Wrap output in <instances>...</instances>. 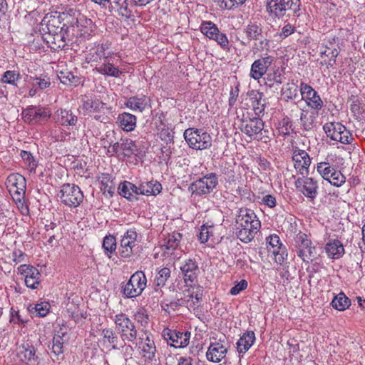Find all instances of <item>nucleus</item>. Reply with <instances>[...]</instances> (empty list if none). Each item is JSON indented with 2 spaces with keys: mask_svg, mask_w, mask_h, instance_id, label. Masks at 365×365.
I'll use <instances>...</instances> for the list:
<instances>
[{
  "mask_svg": "<svg viewBox=\"0 0 365 365\" xmlns=\"http://www.w3.org/2000/svg\"><path fill=\"white\" fill-rule=\"evenodd\" d=\"M33 85L38 86L39 89H46L51 85L50 79L47 76L36 77L33 79Z\"/></svg>",
  "mask_w": 365,
  "mask_h": 365,
  "instance_id": "774afa93",
  "label": "nucleus"
},
{
  "mask_svg": "<svg viewBox=\"0 0 365 365\" xmlns=\"http://www.w3.org/2000/svg\"><path fill=\"white\" fill-rule=\"evenodd\" d=\"M294 245L297 255L304 261L309 262L316 255L315 247L305 233L299 232L294 237Z\"/></svg>",
  "mask_w": 365,
  "mask_h": 365,
  "instance_id": "9d476101",
  "label": "nucleus"
},
{
  "mask_svg": "<svg viewBox=\"0 0 365 365\" xmlns=\"http://www.w3.org/2000/svg\"><path fill=\"white\" fill-rule=\"evenodd\" d=\"M162 190L161 184L156 180L140 181L138 185V195H157Z\"/></svg>",
  "mask_w": 365,
  "mask_h": 365,
  "instance_id": "5701e85b",
  "label": "nucleus"
},
{
  "mask_svg": "<svg viewBox=\"0 0 365 365\" xmlns=\"http://www.w3.org/2000/svg\"><path fill=\"white\" fill-rule=\"evenodd\" d=\"M227 348L221 341L211 342L206 352V358L208 361L218 363L226 356Z\"/></svg>",
  "mask_w": 365,
  "mask_h": 365,
  "instance_id": "412c9836",
  "label": "nucleus"
},
{
  "mask_svg": "<svg viewBox=\"0 0 365 365\" xmlns=\"http://www.w3.org/2000/svg\"><path fill=\"white\" fill-rule=\"evenodd\" d=\"M117 123L125 131H132L136 126V117L129 113L124 112L119 114Z\"/></svg>",
  "mask_w": 365,
  "mask_h": 365,
  "instance_id": "c85d7f7f",
  "label": "nucleus"
},
{
  "mask_svg": "<svg viewBox=\"0 0 365 365\" xmlns=\"http://www.w3.org/2000/svg\"><path fill=\"white\" fill-rule=\"evenodd\" d=\"M140 347L141 348L143 357L152 360L156 353V346L153 339L146 334L145 338L140 337Z\"/></svg>",
  "mask_w": 365,
  "mask_h": 365,
  "instance_id": "cd10ccee",
  "label": "nucleus"
},
{
  "mask_svg": "<svg viewBox=\"0 0 365 365\" xmlns=\"http://www.w3.org/2000/svg\"><path fill=\"white\" fill-rule=\"evenodd\" d=\"M19 357L24 361H36L38 356L36 355V349L29 342L24 343L19 348Z\"/></svg>",
  "mask_w": 365,
  "mask_h": 365,
  "instance_id": "7c9ffc66",
  "label": "nucleus"
},
{
  "mask_svg": "<svg viewBox=\"0 0 365 365\" xmlns=\"http://www.w3.org/2000/svg\"><path fill=\"white\" fill-rule=\"evenodd\" d=\"M301 95L310 108L319 110L322 107L323 101L317 93H301Z\"/></svg>",
  "mask_w": 365,
  "mask_h": 365,
  "instance_id": "58836bf2",
  "label": "nucleus"
},
{
  "mask_svg": "<svg viewBox=\"0 0 365 365\" xmlns=\"http://www.w3.org/2000/svg\"><path fill=\"white\" fill-rule=\"evenodd\" d=\"M255 334L253 331H247L237 342V350L239 354L246 353L255 341Z\"/></svg>",
  "mask_w": 365,
  "mask_h": 365,
  "instance_id": "393cba45",
  "label": "nucleus"
},
{
  "mask_svg": "<svg viewBox=\"0 0 365 365\" xmlns=\"http://www.w3.org/2000/svg\"><path fill=\"white\" fill-rule=\"evenodd\" d=\"M264 122L259 117L243 120L241 130L250 137L255 135L263 130Z\"/></svg>",
  "mask_w": 365,
  "mask_h": 365,
  "instance_id": "4be33fe9",
  "label": "nucleus"
},
{
  "mask_svg": "<svg viewBox=\"0 0 365 365\" xmlns=\"http://www.w3.org/2000/svg\"><path fill=\"white\" fill-rule=\"evenodd\" d=\"M23 119L29 124H36L47 120L50 116V111L45 108L29 107L22 113Z\"/></svg>",
  "mask_w": 365,
  "mask_h": 365,
  "instance_id": "2eb2a0df",
  "label": "nucleus"
},
{
  "mask_svg": "<svg viewBox=\"0 0 365 365\" xmlns=\"http://www.w3.org/2000/svg\"><path fill=\"white\" fill-rule=\"evenodd\" d=\"M61 22L58 19L53 17L49 19L46 24V32L48 36L46 37L47 41L49 42V37L53 34L61 31V27L60 26Z\"/></svg>",
  "mask_w": 365,
  "mask_h": 365,
  "instance_id": "49530a36",
  "label": "nucleus"
},
{
  "mask_svg": "<svg viewBox=\"0 0 365 365\" xmlns=\"http://www.w3.org/2000/svg\"><path fill=\"white\" fill-rule=\"evenodd\" d=\"M104 343L108 342L113 349H118V337L116 333L110 328H105L101 334Z\"/></svg>",
  "mask_w": 365,
  "mask_h": 365,
  "instance_id": "79ce46f5",
  "label": "nucleus"
},
{
  "mask_svg": "<svg viewBox=\"0 0 365 365\" xmlns=\"http://www.w3.org/2000/svg\"><path fill=\"white\" fill-rule=\"evenodd\" d=\"M349 102L351 103V110L355 115H359L364 110V101L358 96L352 95L349 98Z\"/></svg>",
  "mask_w": 365,
  "mask_h": 365,
  "instance_id": "c03bdc74",
  "label": "nucleus"
},
{
  "mask_svg": "<svg viewBox=\"0 0 365 365\" xmlns=\"http://www.w3.org/2000/svg\"><path fill=\"white\" fill-rule=\"evenodd\" d=\"M77 116L69 110L61 111V123L63 125H75L77 123Z\"/></svg>",
  "mask_w": 365,
  "mask_h": 365,
  "instance_id": "864d4df0",
  "label": "nucleus"
},
{
  "mask_svg": "<svg viewBox=\"0 0 365 365\" xmlns=\"http://www.w3.org/2000/svg\"><path fill=\"white\" fill-rule=\"evenodd\" d=\"M182 238V234L174 232L169 235L165 244L161 247L164 256L171 257L173 259L180 258L182 250L180 242Z\"/></svg>",
  "mask_w": 365,
  "mask_h": 365,
  "instance_id": "f8f14e48",
  "label": "nucleus"
},
{
  "mask_svg": "<svg viewBox=\"0 0 365 365\" xmlns=\"http://www.w3.org/2000/svg\"><path fill=\"white\" fill-rule=\"evenodd\" d=\"M20 180L24 183L23 190H26V179L23 175L19 173L9 175L6 181V187L8 188L9 192H16L19 191V188H20V186L19 184L20 183Z\"/></svg>",
  "mask_w": 365,
  "mask_h": 365,
  "instance_id": "473e14b6",
  "label": "nucleus"
},
{
  "mask_svg": "<svg viewBox=\"0 0 365 365\" xmlns=\"http://www.w3.org/2000/svg\"><path fill=\"white\" fill-rule=\"evenodd\" d=\"M218 184V178L216 174L210 173L200 178L189 187L192 195L202 196L210 194Z\"/></svg>",
  "mask_w": 365,
  "mask_h": 365,
  "instance_id": "39448f33",
  "label": "nucleus"
},
{
  "mask_svg": "<svg viewBox=\"0 0 365 365\" xmlns=\"http://www.w3.org/2000/svg\"><path fill=\"white\" fill-rule=\"evenodd\" d=\"M149 99L145 96H142L141 97H132L130 98L127 101V106L132 110L142 112L148 105Z\"/></svg>",
  "mask_w": 365,
  "mask_h": 365,
  "instance_id": "4c0bfd02",
  "label": "nucleus"
},
{
  "mask_svg": "<svg viewBox=\"0 0 365 365\" xmlns=\"http://www.w3.org/2000/svg\"><path fill=\"white\" fill-rule=\"evenodd\" d=\"M113 322L115 329L123 341H127L133 344H137L138 331L134 323L126 314L120 313L115 315Z\"/></svg>",
  "mask_w": 365,
  "mask_h": 365,
  "instance_id": "7ed1b4c3",
  "label": "nucleus"
},
{
  "mask_svg": "<svg viewBox=\"0 0 365 365\" xmlns=\"http://www.w3.org/2000/svg\"><path fill=\"white\" fill-rule=\"evenodd\" d=\"M110 44L107 43H103L98 46L96 53L97 56H94V55H92V56L90 58L91 61H98V56L99 57V59H107L108 57L111 56L110 53H108V55H106V51L109 48Z\"/></svg>",
  "mask_w": 365,
  "mask_h": 365,
  "instance_id": "3c124183",
  "label": "nucleus"
},
{
  "mask_svg": "<svg viewBox=\"0 0 365 365\" xmlns=\"http://www.w3.org/2000/svg\"><path fill=\"white\" fill-rule=\"evenodd\" d=\"M246 0H217V5L222 10H232L242 5Z\"/></svg>",
  "mask_w": 365,
  "mask_h": 365,
  "instance_id": "de8ad7c7",
  "label": "nucleus"
},
{
  "mask_svg": "<svg viewBox=\"0 0 365 365\" xmlns=\"http://www.w3.org/2000/svg\"><path fill=\"white\" fill-rule=\"evenodd\" d=\"M61 202L66 206L77 207L83 200L80 187L73 184H64L58 194Z\"/></svg>",
  "mask_w": 365,
  "mask_h": 365,
  "instance_id": "423d86ee",
  "label": "nucleus"
},
{
  "mask_svg": "<svg viewBox=\"0 0 365 365\" xmlns=\"http://www.w3.org/2000/svg\"><path fill=\"white\" fill-rule=\"evenodd\" d=\"M137 232L134 230H128L123 235L119 247V254L122 257H130L133 255V249L136 245Z\"/></svg>",
  "mask_w": 365,
  "mask_h": 365,
  "instance_id": "f3484780",
  "label": "nucleus"
},
{
  "mask_svg": "<svg viewBox=\"0 0 365 365\" xmlns=\"http://www.w3.org/2000/svg\"><path fill=\"white\" fill-rule=\"evenodd\" d=\"M101 185V190L104 193L108 192L110 195H113L115 192V187L113 185L112 181H110V177L108 175H106L102 177Z\"/></svg>",
  "mask_w": 365,
  "mask_h": 365,
  "instance_id": "bf43d9fd",
  "label": "nucleus"
},
{
  "mask_svg": "<svg viewBox=\"0 0 365 365\" xmlns=\"http://www.w3.org/2000/svg\"><path fill=\"white\" fill-rule=\"evenodd\" d=\"M292 129V123L288 118H283L279 123V132L280 134L289 135Z\"/></svg>",
  "mask_w": 365,
  "mask_h": 365,
  "instance_id": "69168bd1",
  "label": "nucleus"
},
{
  "mask_svg": "<svg viewBox=\"0 0 365 365\" xmlns=\"http://www.w3.org/2000/svg\"><path fill=\"white\" fill-rule=\"evenodd\" d=\"M202 291L200 288H198L197 290L190 295V298L191 299V302L187 305L192 308L193 309H196L199 307V303L202 299Z\"/></svg>",
  "mask_w": 365,
  "mask_h": 365,
  "instance_id": "0e129e2a",
  "label": "nucleus"
},
{
  "mask_svg": "<svg viewBox=\"0 0 365 365\" xmlns=\"http://www.w3.org/2000/svg\"><path fill=\"white\" fill-rule=\"evenodd\" d=\"M24 183L20 180V183L19 185L20 188H19V191L16 192H9L14 201L18 205V206H24V201L25 197L26 190H23Z\"/></svg>",
  "mask_w": 365,
  "mask_h": 365,
  "instance_id": "13d9d810",
  "label": "nucleus"
},
{
  "mask_svg": "<svg viewBox=\"0 0 365 365\" xmlns=\"http://www.w3.org/2000/svg\"><path fill=\"white\" fill-rule=\"evenodd\" d=\"M337 40L338 38L335 36L329 37L328 39L324 40V44L325 46V49L321 53L322 57L326 56L330 61H335V58L339 53V47Z\"/></svg>",
  "mask_w": 365,
  "mask_h": 365,
  "instance_id": "b1692460",
  "label": "nucleus"
},
{
  "mask_svg": "<svg viewBox=\"0 0 365 365\" xmlns=\"http://www.w3.org/2000/svg\"><path fill=\"white\" fill-rule=\"evenodd\" d=\"M331 304L334 309L344 311L351 305V301L344 292H340L334 297Z\"/></svg>",
  "mask_w": 365,
  "mask_h": 365,
  "instance_id": "ea45409f",
  "label": "nucleus"
},
{
  "mask_svg": "<svg viewBox=\"0 0 365 365\" xmlns=\"http://www.w3.org/2000/svg\"><path fill=\"white\" fill-rule=\"evenodd\" d=\"M162 336L168 345L177 349L186 347L189 344L191 333L165 328L163 330Z\"/></svg>",
  "mask_w": 365,
  "mask_h": 365,
  "instance_id": "9b49d317",
  "label": "nucleus"
},
{
  "mask_svg": "<svg viewBox=\"0 0 365 365\" xmlns=\"http://www.w3.org/2000/svg\"><path fill=\"white\" fill-rule=\"evenodd\" d=\"M325 250L329 257L332 259H339L344 254V246L338 240H329L326 244Z\"/></svg>",
  "mask_w": 365,
  "mask_h": 365,
  "instance_id": "a878e982",
  "label": "nucleus"
},
{
  "mask_svg": "<svg viewBox=\"0 0 365 365\" xmlns=\"http://www.w3.org/2000/svg\"><path fill=\"white\" fill-rule=\"evenodd\" d=\"M236 235L242 242H251L261 227V222L251 209L241 208L235 220Z\"/></svg>",
  "mask_w": 365,
  "mask_h": 365,
  "instance_id": "f257e3e1",
  "label": "nucleus"
},
{
  "mask_svg": "<svg viewBox=\"0 0 365 365\" xmlns=\"http://www.w3.org/2000/svg\"><path fill=\"white\" fill-rule=\"evenodd\" d=\"M77 37L86 41L95 36L97 26L91 19L83 18L77 20Z\"/></svg>",
  "mask_w": 365,
  "mask_h": 365,
  "instance_id": "6ab92c4d",
  "label": "nucleus"
},
{
  "mask_svg": "<svg viewBox=\"0 0 365 365\" xmlns=\"http://www.w3.org/2000/svg\"><path fill=\"white\" fill-rule=\"evenodd\" d=\"M147 279L142 271L133 274L123 287V294L128 298H133L141 294L146 287Z\"/></svg>",
  "mask_w": 365,
  "mask_h": 365,
  "instance_id": "6e6552de",
  "label": "nucleus"
},
{
  "mask_svg": "<svg viewBox=\"0 0 365 365\" xmlns=\"http://www.w3.org/2000/svg\"><path fill=\"white\" fill-rule=\"evenodd\" d=\"M317 171L324 180L335 187H341L346 182L345 176L334 167L331 166L329 162L323 161L317 163Z\"/></svg>",
  "mask_w": 365,
  "mask_h": 365,
  "instance_id": "1a4fd4ad",
  "label": "nucleus"
},
{
  "mask_svg": "<svg viewBox=\"0 0 365 365\" xmlns=\"http://www.w3.org/2000/svg\"><path fill=\"white\" fill-rule=\"evenodd\" d=\"M323 128L327 135L332 140L338 141L343 144H350L354 140L352 134L341 123H328L324 125Z\"/></svg>",
  "mask_w": 365,
  "mask_h": 365,
  "instance_id": "0eeeda50",
  "label": "nucleus"
},
{
  "mask_svg": "<svg viewBox=\"0 0 365 365\" xmlns=\"http://www.w3.org/2000/svg\"><path fill=\"white\" fill-rule=\"evenodd\" d=\"M180 268L186 283L195 281L200 274V268L194 259H186Z\"/></svg>",
  "mask_w": 365,
  "mask_h": 365,
  "instance_id": "aec40b11",
  "label": "nucleus"
},
{
  "mask_svg": "<svg viewBox=\"0 0 365 365\" xmlns=\"http://www.w3.org/2000/svg\"><path fill=\"white\" fill-rule=\"evenodd\" d=\"M105 253L110 257V254H112L116 249V240L115 238L113 236H106L103 239V245H102Z\"/></svg>",
  "mask_w": 365,
  "mask_h": 365,
  "instance_id": "8fccbe9b",
  "label": "nucleus"
},
{
  "mask_svg": "<svg viewBox=\"0 0 365 365\" xmlns=\"http://www.w3.org/2000/svg\"><path fill=\"white\" fill-rule=\"evenodd\" d=\"M21 78V76L19 71L9 70L4 72L1 76V82L13 86H17V83Z\"/></svg>",
  "mask_w": 365,
  "mask_h": 365,
  "instance_id": "37998d69",
  "label": "nucleus"
},
{
  "mask_svg": "<svg viewBox=\"0 0 365 365\" xmlns=\"http://www.w3.org/2000/svg\"><path fill=\"white\" fill-rule=\"evenodd\" d=\"M21 157L26 164H27L31 172H35L37 167V163L34 160L31 153L29 151L21 150Z\"/></svg>",
  "mask_w": 365,
  "mask_h": 365,
  "instance_id": "5fc2aeb1",
  "label": "nucleus"
},
{
  "mask_svg": "<svg viewBox=\"0 0 365 365\" xmlns=\"http://www.w3.org/2000/svg\"><path fill=\"white\" fill-rule=\"evenodd\" d=\"M274 58L267 56L255 60L251 66L250 76L255 80H259L266 74L268 68L273 63Z\"/></svg>",
  "mask_w": 365,
  "mask_h": 365,
  "instance_id": "a211bd4d",
  "label": "nucleus"
},
{
  "mask_svg": "<svg viewBox=\"0 0 365 365\" xmlns=\"http://www.w3.org/2000/svg\"><path fill=\"white\" fill-rule=\"evenodd\" d=\"M296 188L306 197L311 200L315 199L318 194V182L313 178H298L295 181Z\"/></svg>",
  "mask_w": 365,
  "mask_h": 365,
  "instance_id": "4468645a",
  "label": "nucleus"
},
{
  "mask_svg": "<svg viewBox=\"0 0 365 365\" xmlns=\"http://www.w3.org/2000/svg\"><path fill=\"white\" fill-rule=\"evenodd\" d=\"M58 78L61 82L65 85H76L78 81V78H76L72 73L68 72H61Z\"/></svg>",
  "mask_w": 365,
  "mask_h": 365,
  "instance_id": "680f3d73",
  "label": "nucleus"
},
{
  "mask_svg": "<svg viewBox=\"0 0 365 365\" xmlns=\"http://www.w3.org/2000/svg\"><path fill=\"white\" fill-rule=\"evenodd\" d=\"M259 94V98H257L255 97V100L252 101V106L255 113L257 115H259L264 110V100H262L261 94L262 93H258Z\"/></svg>",
  "mask_w": 365,
  "mask_h": 365,
  "instance_id": "052dcab7",
  "label": "nucleus"
},
{
  "mask_svg": "<svg viewBox=\"0 0 365 365\" xmlns=\"http://www.w3.org/2000/svg\"><path fill=\"white\" fill-rule=\"evenodd\" d=\"M50 304L43 302L35 304L34 309L38 317H45L49 312Z\"/></svg>",
  "mask_w": 365,
  "mask_h": 365,
  "instance_id": "338daca9",
  "label": "nucleus"
},
{
  "mask_svg": "<svg viewBox=\"0 0 365 365\" xmlns=\"http://www.w3.org/2000/svg\"><path fill=\"white\" fill-rule=\"evenodd\" d=\"M118 193L127 198L129 200H137L138 197H136L138 195V185L128 182V181H124L123 182H120L118 187Z\"/></svg>",
  "mask_w": 365,
  "mask_h": 365,
  "instance_id": "bb28decb",
  "label": "nucleus"
},
{
  "mask_svg": "<svg viewBox=\"0 0 365 365\" xmlns=\"http://www.w3.org/2000/svg\"><path fill=\"white\" fill-rule=\"evenodd\" d=\"M83 108L87 112L100 111L105 104L98 99H93L87 95L82 96Z\"/></svg>",
  "mask_w": 365,
  "mask_h": 365,
  "instance_id": "f704fd0d",
  "label": "nucleus"
},
{
  "mask_svg": "<svg viewBox=\"0 0 365 365\" xmlns=\"http://www.w3.org/2000/svg\"><path fill=\"white\" fill-rule=\"evenodd\" d=\"M269 252L274 255V261L278 264H283L287 259L288 254L285 246L279 247L277 250H271L269 248Z\"/></svg>",
  "mask_w": 365,
  "mask_h": 365,
  "instance_id": "09e8293b",
  "label": "nucleus"
},
{
  "mask_svg": "<svg viewBox=\"0 0 365 365\" xmlns=\"http://www.w3.org/2000/svg\"><path fill=\"white\" fill-rule=\"evenodd\" d=\"M283 73L279 67L272 68L266 73L265 84L269 88L279 86L282 83Z\"/></svg>",
  "mask_w": 365,
  "mask_h": 365,
  "instance_id": "c756f323",
  "label": "nucleus"
},
{
  "mask_svg": "<svg viewBox=\"0 0 365 365\" xmlns=\"http://www.w3.org/2000/svg\"><path fill=\"white\" fill-rule=\"evenodd\" d=\"M41 274L38 270L35 267L29 271V273L25 276V284L27 287L35 289L40 284Z\"/></svg>",
  "mask_w": 365,
  "mask_h": 365,
  "instance_id": "a19ab883",
  "label": "nucleus"
},
{
  "mask_svg": "<svg viewBox=\"0 0 365 365\" xmlns=\"http://www.w3.org/2000/svg\"><path fill=\"white\" fill-rule=\"evenodd\" d=\"M248 41H257L262 37V27L257 22H250L244 29Z\"/></svg>",
  "mask_w": 365,
  "mask_h": 365,
  "instance_id": "2f4dec72",
  "label": "nucleus"
},
{
  "mask_svg": "<svg viewBox=\"0 0 365 365\" xmlns=\"http://www.w3.org/2000/svg\"><path fill=\"white\" fill-rule=\"evenodd\" d=\"M267 243L268 244L267 250H277L278 247H283L284 245L280 242L278 235H271L266 238Z\"/></svg>",
  "mask_w": 365,
  "mask_h": 365,
  "instance_id": "e2e57ef3",
  "label": "nucleus"
},
{
  "mask_svg": "<svg viewBox=\"0 0 365 365\" xmlns=\"http://www.w3.org/2000/svg\"><path fill=\"white\" fill-rule=\"evenodd\" d=\"M292 160L294 168L299 174L302 175L308 174L311 158L305 150L295 148L293 150Z\"/></svg>",
  "mask_w": 365,
  "mask_h": 365,
  "instance_id": "dca6fc26",
  "label": "nucleus"
},
{
  "mask_svg": "<svg viewBox=\"0 0 365 365\" xmlns=\"http://www.w3.org/2000/svg\"><path fill=\"white\" fill-rule=\"evenodd\" d=\"M122 154L127 158L139 157L140 151L138 148L135 141L131 139L126 138L123 140V145H121Z\"/></svg>",
  "mask_w": 365,
  "mask_h": 365,
  "instance_id": "72a5a7b5",
  "label": "nucleus"
},
{
  "mask_svg": "<svg viewBox=\"0 0 365 365\" xmlns=\"http://www.w3.org/2000/svg\"><path fill=\"white\" fill-rule=\"evenodd\" d=\"M96 70L102 75L115 78L119 77L122 73V71L118 68L114 66L113 63L108 61H105L98 67H96Z\"/></svg>",
  "mask_w": 365,
  "mask_h": 365,
  "instance_id": "c9c22d12",
  "label": "nucleus"
},
{
  "mask_svg": "<svg viewBox=\"0 0 365 365\" xmlns=\"http://www.w3.org/2000/svg\"><path fill=\"white\" fill-rule=\"evenodd\" d=\"M183 135L188 145L193 149L204 150L212 145L211 136L202 129L190 128L185 130Z\"/></svg>",
  "mask_w": 365,
  "mask_h": 365,
  "instance_id": "20e7f679",
  "label": "nucleus"
},
{
  "mask_svg": "<svg viewBox=\"0 0 365 365\" xmlns=\"http://www.w3.org/2000/svg\"><path fill=\"white\" fill-rule=\"evenodd\" d=\"M215 227L212 225H202L200 229L199 240L202 243H205L210 239L215 237Z\"/></svg>",
  "mask_w": 365,
  "mask_h": 365,
  "instance_id": "a18cd8bd",
  "label": "nucleus"
},
{
  "mask_svg": "<svg viewBox=\"0 0 365 365\" xmlns=\"http://www.w3.org/2000/svg\"><path fill=\"white\" fill-rule=\"evenodd\" d=\"M314 119L315 117L307 111L303 110L301 113V124L306 130H310L313 128Z\"/></svg>",
  "mask_w": 365,
  "mask_h": 365,
  "instance_id": "603ef678",
  "label": "nucleus"
},
{
  "mask_svg": "<svg viewBox=\"0 0 365 365\" xmlns=\"http://www.w3.org/2000/svg\"><path fill=\"white\" fill-rule=\"evenodd\" d=\"M300 0H266V11L272 19H282L289 11L293 16H299L300 11Z\"/></svg>",
  "mask_w": 365,
  "mask_h": 365,
  "instance_id": "f03ea898",
  "label": "nucleus"
},
{
  "mask_svg": "<svg viewBox=\"0 0 365 365\" xmlns=\"http://www.w3.org/2000/svg\"><path fill=\"white\" fill-rule=\"evenodd\" d=\"M63 339L61 336H55L53 339L52 352L59 359V356L63 354Z\"/></svg>",
  "mask_w": 365,
  "mask_h": 365,
  "instance_id": "6e6d98bb",
  "label": "nucleus"
},
{
  "mask_svg": "<svg viewBox=\"0 0 365 365\" xmlns=\"http://www.w3.org/2000/svg\"><path fill=\"white\" fill-rule=\"evenodd\" d=\"M200 31L210 39L215 40L222 48H228L229 41L226 34L220 33L217 26L212 21H202Z\"/></svg>",
  "mask_w": 365,
  "mask_h": 365,
  "instance_id": "ddd939ff",
  "label": "nucleus"
},
{
  "mask_svg": "<svg viewBox=\"0 0 365 365\" xmlns=\"http://www.w3.org/2000/svg\"><path fill=\"white\" fill-rule=\"evenodd\" d=\"M170 274L171 271L168 267H163L158 271L153 282L154 289L155 292H158L160 288L165 284L166 282L170 277Z\"/></svg>",
  "mask_w": 365,
  "mask_h": 365,
  "instance_id": "e433bc0d",
  "label": "nucleus"
},
{
  "mask_svg": "<svg viewBox=\"0 0 365 365\" xmlns=\"http://www.w3.org/2000/svg\"><path fill=\"white\" fill-rule=\"evenodd\" d=\"M49 41H51L55 46L52 48L53 49L63 48L65 46V40L64 35L63 33V29H61V31L56 32L51 35L49 38Z\"/></svg>",
  "mask_w": 365,
  "mask_h": 365,
  "instance_id": "4d7b16f0",
  "label": "nucleus"
}]
</instances>
